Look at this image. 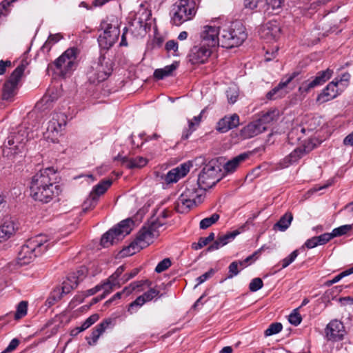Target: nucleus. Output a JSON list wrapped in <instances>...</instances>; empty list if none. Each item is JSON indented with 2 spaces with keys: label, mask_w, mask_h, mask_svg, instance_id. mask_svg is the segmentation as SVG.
Instances as JSON below:
<instances>
[{
  "label": "nucleus",
  "mask_w": 353,
  "mask_h": 353,
  "mask_svg": "<svg viewBox=\"0 0 353 353\" xmlns=\"http://www.w3.org/2000/svg\"><path fill=\"white\" fill-rule=\"evenodd\" d=\"M214 273V270L211 269L208 272L204 273L203 274L201 275L196 279L197 284L195 285L196 287L197 285L201 284L204 281H205L211 277Z\"/></svg>",
  "instance_id": "obj_60"
},
{
  "label": "nucleus",
  "mask_w": 353,
  "mask_h": 353,
  "mask_svg": "<svg viewBox=\"0 0 353 353\" xmlns=\"http://www.w3.org/2000/svg\"><path fill=\"white\" fill-rule=\"evenodd\" d=\"M219 214L217 213L213 214L210 217L205 218L200 221L199 228L202 230H205L213 224L216 223L219 219Z\"/></svg>",
  "instance_id": "obj_44"
},
{
  "label": "nucleus",
  "mask_w": 353,
  "mask_h": 353,
  "mask_svg": "<svg viewBox=\"0 0 353 353\" xmlns=\"http://www.w3.org/2000/svg\"><path fill=\"white\" fill-rule=\"evenodd\" d=\"M166 221H163L155 217L151 218L148 223L145 225L146 228L150 231L152 235L157 237L159 235L161 230H163V226L165 225Z\"/></svg>",
  "instance_id": "obj_33"
},
{
  "label": "nucleus",
  "mask_w": 353,
  "mask_h": 353,
  "mask_svg": "<svg viewBox=\"0 0 353 353\" xmlns=\"http://www.w3.org/2000/svg\"><path fill=\"white\" fill-rule=\"evenodd\" d=\"M203 110L200 113L199 115L194 117L192 119L188 121V129L185 130L182 134L183 139H187L190 135L199 126L202 117V113Z\"/></svg>",
  "instance_id": "obj_37"
},
{
  "label": "nucleus",
  "mask_w": 353,
  "mask_h": 353,
  "mask_svg": "<svg viewBox=\"0 0 353 353\" xmlns=\"http://www.w3.org/2000/svg\"><path fill=\"white\" fill-rule=\"evenodd\" d=\"M134 221L131 219L121 221L117 227L110 229L101 237V245L108 248L129 234L132 230Z\"/></svg>",
  "instance_id": "obj_7"
},
{
  "label": "nucleus",
  "mask_w": 353,
  "mask_h": 353,
  "mask_svg": "<svg viewBox=\"0 0 353 353\" xmlns=\"http://www.w3.org/2000/svg\"><path fill=\"white\" fill-rule=\"evenodd\" d=\"M319 245H324L328 241H330L332 239H333V236L332 235V233H324L320 236H316Z\"/></svg>",
  "instance_id": "obj_59"
},
{
  "label": "nucleus",
  "mask_w": 353,
  "mask_h": 353,
  "mask_svg": "<svg viewBox=\"0 0 353 353\" xmlns=\"http://www.w3.org/2000/svg\"><path fill=\"white\" fill-rule=\"evenodd\" d=\"M296 75L297 74L294 72L286 77L285 79H283L276 87L266 94V98L269 100H274L285 96L288 92L285 90V88L296 77Z\"/></svg>",
  "instance_id": "obj_22"
},
{
  "label": "nucleus",
  "mask_w": 353,
  "mask_h": 353,
  "mask_svg": "<svg viewBox=\"0 0 353 353\" xmlns=\"http://www.w3.org/2000/svg\"><path fill=\"white\" fill-rule=\"evenodd\" d=\"M53 244L46 235L39 234L30 238L21 247L18 253V263L26 265L32 262L37 256L42 254Z\"/></svg>",
  "instance_id": "obj_2"
},
{
  "label": "nucleus",
  "mask_w": 353,
  "mask_h": 353,
  "mask_svg": "<svg viewBox=\"0 0 353 353\" xmlns=\"http://www.w3.org/2000/svg\"><path fill=\"white\" fill-rule=\"evenodd\" d=\"M108 281L106 280L103 283L99 284V286L102 287L101 290H104L103 293L105 294L106 296L108 294H110L113 290L114 288H115L114 286H113L110 284L108 285Z\"/></svg>",
  "instance_id": "obj_64"
},
{
  "label": "nucleus",
  "mask_w": 353,
  "mask_h": 353,
  "mask_svg": "<svg viewBox=\"0 0 353 353\" xmlns=\"http://www.w3.org/2000/svg\"><path fill=\"white\" fill-rule=\"evenodd\" d=\"M19 340L13 339L9 343L8 346L1 353H9L14 350L19 344Z\"/></svg>",
  "instance_id": "obj_61"
},
{
  "label": "nucleus",
  "mask_w": 353,
  "mask_h": 353,
  "mask_svg": "<svg viewBox=\"0 0 353 353\" xmlns=\"http://www.w3.org/2000/svg\"><path fill=\"white\" fill-rule=\"evenodd\" d=\"M293 219V215L291 212H286L282 216L279 221L274 225V228H278L280 231L286 230L290 225Z\"/></svg>",
  "instance_id": "obj_39"
},
{
  "label": "nucleus",
  "mask_w": 353,
  "mask_h": 353,
  "mask_svg": "<svg viewBox=\"0 0 353 353\" xmlns=\"http://www.w3.org/2000/svg\"><path fill=\"white\" fill-rule=\"evenodd\" d=\"M17 88V85L13 84V83L6 81L3 88L2 99L3 100L12 99L16 94Z\"/></svg>",
  "instance_id": "obj_40"
},
{
  "label": "nucleus",
  "mask_w": 353,
  "mask_h": 353,
  "mask_svg": "<svg viewBox=\"0 0 353 353\" xmlns=\"http://www.w3.org/2000/svg\"><path fill=\"white\" fill-rule=\"evenodd\" d=\"M206 45L194 46L189 54V60L192 64L203 63L212 53V48Z\"/></svg>",
  "instance_id": "obj_19"
},
{
  "label": "nucleus",
  "mask_w": 353,
  "mask_h": 353,
  "mask_svg": "<svg viewBox=\"0 0 353 353\" xmlns=\"http://www.w3.org/2000/svg\"><path fill=\"white\" fill-rule=\"evenodd\" d=\"M63 38L62 35L59 33L54 34H50L47 41H46L43 48H48L49 49L51 48V46L58 42L59 40H61Z\"/></svg>",
  "instance_id": "obj_52"
},
{
  "label": "nucleus",
  "mask_w": 353,
  "mask_h": 353,
  "mask_svg": "<svg viewBox=\"0 0 353 353\" xmlns=\"http://www.w3.org/2000/svg\"><path fill=\"white\" fill-rule=\"evenodd\" d=\"M265 0H244V6L247 8L254 9L256 8L265 9Z\"/></svg>",
  "instance_id": "obj_47"
},
{
  "label": "nucleus",
  "mask_w": 353,
  "mask_h": 353,
  "mask_svg": "<svg viewBox=\"0 0 353 353\" xmlns=\"http://www.w3.org/2000/svg\"><path fill=\"white\" fill-rule=\"evenodd\" d=\"M85 276V270L82 269L77 272L70 274L62 283V294H67L76 288Z\"/></svg>",
  "instance_id": "obj_24"
},
{
  "label": "nucleus",
  "mask_w": 353,
  "mask_h": 353,
  "mask_svg": "<svg viewBox=\"0 0 353 353\" xmlns=\"http://www.w3.org/2000/svg\"><path fill=\"white\" fill-rule=\"evenodd\" d=\"M14 221L10 217H6L0 225V243L8 240L15 232Z\"/></svg>",
  "instance_id": "obj_26"
},
{
  "label": "nucleus",
  "mask_w": 353,
  "mask_h": 353,
  "mask_svg": "<svg viewBox=\"0 0 353 353\" xmlns=\"http://www.w3.org/2000/svg\"><path fill=\"white\" fill-rule=\"evenodd\" d=\"M299 307L294 309L289 315L288 318L289 322L295 326L299 325L302 320L301 316L299 312Z\"/></svg>",
  "instance_id": "obj_49"
},
{
  "label": "nucleus",
  "mask_w": 353,
  "mask_h": 353,
  "mask_svg": "<svg viewBox=\"0 0 353 353\" xmlns=\"http://www.w3.org/2000/svg\"><path fill=\"white\" fill-rule=\"evenodd\" d=\"M248 157L247 154H241L225 163L223 165V172H222V179L226 175L233 173L236 170L239 163L245 161Z\"/></svg>",
  "instance_id": "obj_30"
},
{
  "label": "nucleus",
  "mask_w": 353,
  "mask_h": 353,
  "mask_svg": "<svg viewBox=\"0 0 353 353\" xmlns=\"http://www.w3.org/2000/svg\"><path fill=\"white\" fill-rule=\"evenodd\" d=\"M219 172H221V163L219 158L213 159L203 168L198 176L196 183L205 192L221 180L218 175Z\"/></svg>",
  "instance_id": "obj_6"
},
{
  "label": "nucleus",
  "mask_w": 353,
  "mask_h": 353,
  "mask_svg": "<svg viewBox=\"0 0 353 353\" xmlns=\"http://www.w3.org/2000/svg\"><path fill=\"white\" fill-rule=\"evenodd\" d=\"M29 139L28 128L25 125L19 126L17 131L8 136L7 143H5L3 150V154L9 156L23 152Z\"/></svg>",
  "instance_id": "obj_4"
},
{
  "label": "nucleus",
  "mask_w": 353,
  "mask_h": 353,
  "mask_svg": "<svg viewBox=\"0 0 353 353\" xmlns=\"http://www.w3.org/2000/svg\"><path fill=\"white\" fill-rule=\"evenodd\" d=\"M155 237L152 235L145 225L139 231L137 238L128 247L123 250V255H133L143 248L149 245Z\"/></svg>",
  "instance_id": "obj_10"
},
{
  "label": "nucleus",
  "mask_w": 353,
  "mask_h": 353,
  "mask_svg": "<svg viewBox=\"0 0 353 353\" xmlns=\"http://www.w3.org/2000/svg\"><path fill=\"white\" fill-rule=\"evenodd\" d=\"M171 264L172 263L170 259L165 258L157 264L155 268V272L157 273H161L170 268Z\"/></svg>",
  "instance_id": "obj_53"
},
{
  "label": "nucleus",
  "mask_w": 353,
  "mask_h": 353,
  "mask_svg": "<svg viewBox=\"0 0 353 353\" xmlns=\"http://www.w3.org/2000/svg\"><path fill=\"white\" fill-rule=\"evenodd\" d=\"M266 126H262V124L256 120V121L252 122L245 126L241 130V135L243 139H249L262 133L266 130Z\"/></svg>",
  "instance_id": "obj_27"
},
{
  "label": "nucleus",
  "mask_w": 353,
  "mask_h": 353,
  "mask_svg": "<svg viewBox=\"0 0 353 353\" xmlns=\"http://www.w3.org/2000/svg\"><path fill=\"white\" fill-rule=\"evenodd\" d=\"M325 336L329 341H338L343 339L345 331L341 321L332 320L325 329Z\"/></svg>",
  "instance_id": "obj_17"
},
{
  "label": "nucleus",
  "mask_w": 353,
  "mask_h": 353,
  "mask_svg": "<svg viewBox=\"0 0 353 353\" xmlns=\"http://www.w3.org/2000/svg\"><path fill=\"white\" fill-rule=\"evenodd\" d=\"M196 14L194 0H179L173 4L171 11V23L176 26L191 20Z\"/></svg>",
  "instance_id": "obj_5"
},
{
  "label": "nucleus",
  "mask_w": 353,
  "mask_h": 353,
  "mask_svg": "<svg viewBox=\"0 0 353 353\" xmlns=\"http://www.w3.org/2000/svg\"><path fill=\"white\" fill-rule=\"evenodd\" d=\"M212 21L210 24L204 26L201 32V38L204 45L212 48H218L219 44L220 25L217 21Z\"/></svg>",
  "instance_id": "obj_11"
},
{
  "label": "nucleus",
  "mask_w": 353,
  "mask_h": 353,
  "mask_svg": "<svg viewBox=\"0 0 353 353\" xmlns=\"http://www.w3.org/2000/svg\"><path fill=\"white\" fill-rule=\"evenodd\" d=\"M145 283H147L148 286L150 285V282L148 280L135 281L131 283L128 286L125 287L121 292H123V294L128 296L132 293L133 291L143 286Z\"/></svg>",
  "instance_id": "obj_43"
},
{
  "label": "nucleus",
  "mask_w": 353,
  "mask_h": 353,
  "mask_svg": "<svg viewBox=\"0 0 353 353\" xmlns=\"http://www.w3.org/2000/svg\"><path fill=\"white\" fill-rule=\"evenodd\" d=\"M298 255H299V251L296 250L293 251L287 257L283 259L281 261L282 268H287L289 265H290L292 262H294Z\"/></svg>",
  "instance_id": "obj_54"
},
{
  "label": "nucleus",
  "mask_w": 353,
  "mask_h": 353,
  "mask_svg": "<svg viewBox=\"0 0 353 353\" xmlns=\"http://www.w3.org/2000/svg\"><path fill=\"white\" fill-rule=\"evenodd\" d=\"M184 196L191 199L195 205L201 203L205 197V192L195 181H188L185 184L184 190L181 192Z\"/></svg>",
  "instance_id": "obj_16"
},
{
  "label": "nucleus",
  "mask_w": 353,
  "mask_h": 353,
  "mask_svg": "<svg viewBox=\"0 0 353 353\" xmlns=\"http://www.w3.org/2000/svg\"><path fill=\"white\" fill-rule=\"evenodd\" d=\"M351 274H353V266L342 272H341L340 274H339L338 275L335 276L333 279H332V282H334V283L339 282V281H341L343 278Z\"/></svg>",
  "instance_id": "obj_58"
},
{
  "label": "nucleus",
  "mask_w": 353,
  "mask_h": 353,
  "mask_svg": "<svg viewBox=\"0 0 353 353\" xmlns=\"http://www.w3.org/2000/svg\"><path fill=\"white\" fill-rule=\"evenodd\" d=\"M215 234L214 232H210L209 235L206 237H200L198 242L193 243L192 244V249L195 250H198L201 249L202 248L209 245L211 242L214 241L210 246L208 248V252H213L214 250H217L219 249V246L221 244V236L218 235L216 240H214Z\"/></svg>",
  "instance_id": "obj_21"
},
{
  "label": "nucleus",
  "mask_w": 353,
  "mask_h": 353,
  "mask_svg": "<svg viewBox=\"0 0 353 353\" xmlns=\"http://www.w3.org/2000/svg\"><path fill=\"white\" fill-rule=\"evenodd\" d=\"M160 292L154 288H150L148 291L143 294L138 296L134 301H132L128 307V312L132 313V310L134 307H141L144 303L152 301L154 297L159 294Z\"/></svg>",
  "instance_id": "obj_28"
},
{
  "label": "nucleus",
  "mask_w": 353,
  "mask_h": 353,
  "mask_svg": "<svg viewBox=\"0 0 353 353\" xmlns=\"http://www.w3.org/2000/svg\"><path fill=\"white\" fill-rule=\"evenodd\" d=\"M333 73V70L330 68L317 72L315 77H312L310 79L302 82L299 88V92L301 94L307 93L311 89L323 85L332 77Z\"/></svg>",
  "instance_id": "obj_14"
},
{
  "label": "nucleus",
  "mask_w": 353,
  "mask_h": 353,
  "mask_svg": "<svg viewBox=\"0 0 353 353\" xmlns=\"http://www.w3.org/2000/svg\"><path fill=\"white\" fill-rule=\"evenodd\" d=\"M241 230H234L226 233L222 236V246L228 244L229 242L234 239V238L241 233Z\"/></svg>",
  "instance_id": "obj_51"
},
{
  "label": "nucleus",
  "mask_w": 353,
  "mask_h": 353,
  "mask_svg": "<svg viewBox=\"0 0 353 353\" xmlns=\"http://www.w3.org/2000/svg\"><path fill=\"white\" fill-rule=\"evenodd\" d=\"M239 125V117L234 113L222 118V132H228Z\"/></svg>",
  "instance_id": "obj_34"
},
{
  "label": "nucleus",
  "mask_w": 353,
  "mask_h": 353,
  "mask_svg": "<svg viewBox=\"0 0 353 353\" xmlns=\"http://www.w3.org/2000/svg\"><path fill=\"white\" fill-rule=\"evenodd\" d=\"M239 263L237 261H234L230 263L229 266V272L230 274L228 276V278H232L234 276H236L239 273L238 270Z\"/></svg>",
  "instance_id": "obj_63"
},
{
  "label": "nucleus",
  "mask_w": 353,
  "mask_h": 353,
  "mask_svg": "<svg viewBox=\"0 0 353 353\" xmlns=\"http://www.w3.org/2000/svg\"><path fill=\"white\" fill-rule=\"evenodd\" d=\"M280 117V111L276 108H272L267 112H262L258 121L262 126H266L273 124L277 121Z\"/></svg>",
  "instance_id": "obj_29"
},
{
  "label": "nucleus",
  "mask_w": 353,
  "mask_h": 353,
  "mask_svg": "<svg viewBox=\"0 0 353 353\" xmlns=\"http://www.w3.org/2000/svg\"><path fill=\"white\" fill-rule=\"evenodd\" d=\"M247 38L245 28L239 21L224 24L222 34V48L227 50L241 46Z\"/></svg>",
  "instance_id": "obj_3"
},
{
  "label": "nucleus",
  "mask_w": 353,
  "mask_h": 353,
  "mask_svg": "<svg viewBox=\"0 0 353 353\" xmlns=\"http://www.w3.org/2000/svg\"><path fill=\"white\" fill-rule=\"evenodd\" d=\"M108 281V285H112L114 286V288H120L121 285L123 284L122 282L121 283V279H119V277L115 276L113 274L109 276V278L107 279Z\"/></svg>",
  "instance_id": "obj_62"
},
{
  "label": "nucleus",
  "mask_w": 353,
  "mask_h": 353,
  "mask_svg": "<svg viewBox=\"0 0 353 353\" xmlns=\"http://www.w3.org/2000/svg\"><path fill=\"white\" fill-rule=\"evenodd\" d=\"M191 166L192 163L188 161L170 170L163 177L165 182L168 184L176 183L179 179L187 175Z\"/></svg>",
  "instance_id": "obj_18"
},
{
  "label": "nucleus",
  "mask_w": 353,
  "mask_h": 353,
  "mask_svg": "<svg viewBox=\"0 0 353 353\" xmlns=\"http://www.w3.org/2000/svg\"><path fill=\"white\" fill-rule=\"evenodd\" d=\"M195 205L191 199L181 194L174 203V209L177 212L183 214L189 212Z\"/></svg>",
  "instance_id": "obj_31"
},
{
  "label": "nucleus",
  "mask_w": 353,
  "mask_h": 353,
  "mask_svg": "<svg viewBox=\"0 0 353 353\" xmlns=\"http://www.w3.org/2000/svg\"><path fill=\"white\" fill-rule=\"evenodd\" d=\"M283 326L281 323H273L265 331V335L272 336L273 334H278L282 330Z\"/></svg>",
  "instance_id": "obj_48"
},
{
  "label": "nucleus",
  "mask_w": 353,
  "mask_h": 353,
  "mask_svg": "<svg viewBox=\"0 0 353 353\" xmlns=\"http://www.w3.org/2000/svg\"><path fill=\"white\" fill-rule=\"evenodd\" d=\"M110 323L111 321L110 320H105L95 327L92 332L90 337L87 338L88 343L90 345H94L97 343L99 338L105 332Z\"/></svg>",
  "instance_id": "obj_32"
},
{
  "label": "nucleus",
  "mask_w": 353,
  "mask_h": 353,
  "mask_svg": "<svg viewBox=\"0 0 353 353\" xmlns=\"http://www.w3.org/2000/svg\"><path fill=\"white\" fill-rule=\"evenodd\" d=\"M178 65V63L175 62L171 65H166L163 68L157 69L154 72V77L158 80H161L165 77H170L177 68Z\"/></svg>",
  "instance_id": "obj_35"
},
{
  "label": "nucleus",
  "mask_w": 353,
  "mask_h": 353,
  "mask_svg": "<svg viewBox=\"0 0 353 353\" xmlns=\"http://www.w3.org/2000/svg\"><path fill=\"white\" fill-rule=\"evenodd\" d=\"M123 162L125 163L126 167L128 168H140L145 166L148 160L143 157H138L134 159H127L126 157L123 158Z\"/></svg>",
  "instance_id": "obj_38"
},
{
  "label": "nucleus",
  "mask_w": 353,
  "mask_h": 353,
  "mask_svg": "<svg viewBox=\"0 0 353 353\" xmlns=\"http://www.w3.org/2000/svg\"><path fill=\"white\" fill-rule=\"evenodd\" d=\"M85 298L83 292H79L70 301V306L74 307L78 304L82 303Z\"/></svg>",
  "instance_id": "obj_57"
},
{
  "label": "nucleus",
  "mask_w": 353,
  "mask_h": 353,
  "mask_svg": "<svg viewBox=\"0 0 353 353\" xmlns=\"http://www.w3.org/2000/svg\"><path fill=\"white\" fill-rule=\"evenodd\" d=\"M25 68L26 65L23 63L18 65L12 72L9 79L7 81L13 83V84L18 85V83L24 72Z\"/></svg>",
  "instance_id": "obj_42"
},
{
  "label": "nucleus",
  "mask_w": 353,
  "mask_h": 353,
  "mask_svg": "<svg viewBox=\"0 0 353 353\" xmlns=\"http://www.w3.org/2000/svg\"><path fill=\"white\" fill-rule=\"evenodd\" d=\"M343 90L339 89L337 81H332L317 96L316 101L323 103L336 98L342 92Z\"/></svg>",
  "instance_id": "obj_23"
},
{
  "label": "nucleus",
  "mask_w": 353,
  "mask_h": 353,
  "mask_svg": "<svg viewBox=\"0 0 353 353\" xmlns=\"http://www.w3.org/2000/svg\"><path fill=\"white\" fill-rule=\"evenodd\" d=\"M281 35V27L276 21H270L264 24L260 30V36L268 41L277 40Z\"/></svg>",
  "instance_id": "obj_20"
},
{
  "label": "nucleus",
  "mask_w": 353,
  "mask_h": 353,
  "mask_svg": "<svg viewBox=\"0 0 353 353\" xmlns=\"http://www.w3.org/2000/svg\"><path fill=\"white\" fill-rule=\"evenodd\" d=\"M99 319V315L97 314H94L91 315L90 317H88L83 323L82 325L77 327L79 330L77 332H81L88 327H90L92 324H94L95 322H97Z\"/></svg>",
  "instance_id": "obj_46"
},
{
  "label": "nucleus",
  "mask_w": 353,
  "mask_h": 353,
  "mask_svg": "<svg viewBox=\"0 0 353 353\" xmlns=\"http://www.w3.org/2000/svg\"><path fill=\"white\" fill-rule=\"evenodd\" d=\"M28 302L26 301H21L17 307V311L14 314V319L18 320L24 317L27 314Z\"/></svg>",
  "instance_id": "obj_45"
},
{
  "label": "nucleus",
  "mask_w": 353,
  "mask_h": 353,
  "mask_svg": "<svg viewBox=\"0 0 353 353\" xmlns=\"http://www.w3.org/2000/svg\"><path fill=\"white\" fill-rule=\"evenodd\" d=\"M352 229L351 225H343L332 230V235L334 237L347 234Z\"/></svg>",
  "instance_id": "obj_50"
},
{
  "label": "nucleus",
  "mask_w": 353,
  "mask_h": 353,
  "mask_svg": "<svg viewBox=\"0 0 353 353\" xmlns=\"http://www.w3.org/2000/svg\"><path fill=\"white\" fill-rule=\"evenodd\" d=\"M76 59V49L69 48L54 61V64L61 75H65L73 70Z\"/></svg>",
  "instance_id": "obj_12"
},
{
  "label": "nucleus",
  "mask_w": 353,
  "mask_h": 353,
  "mask_svg": "<svg viewBox=\"0 0 353 353\" xmlns=\"http://www.w3.org/2000/svg\"><path fill=\"white\" fill-rule=\"evenodd\" d=\"M263 283L261 279L255 278L252 279L249 285V289L251 292H256L263 288Z\"/></svg>",
  "instance_id": "obj_55"
},
{
  "label": "nucleus",
  "mask_w": 353,
  "mask_h": 353,
  "mask_svg": "<svg viewBox=\"0 0 353 353\" xmlns=\"http://www.w3.org/2000/svg\"><path fill=\"white\" fill-rule=\"evenodd\" d=\"M228 101L230 104H234L239 96V89L236 84H232L225 92Z\"/></svg>",
  "instance_id": "obj_41"
},
{
  "label": "nucleus",
  "mask_w": 353,
  "mask_h": 353,
  "mask_svg": "<svg viewBox=\"0 0 353 353\" xmlns=\"http://www.w3.org/2000/svg\"><path fill=\"white\" fill-rule=\"evenodd\" d=\"M100 26L103 32L98 38L99 45L103 49H109L117 41L120 34L118 21L114 18L108 19L102 21Z\"/></svg>",
  "instance_id": "obj_8"
},
{
  "label": "nucleus",
  "mask_w": 353,
  "mask_h": 353,
  "mask_svg": "<svg viewBox=\"0 0 353 353\" xmlns=\"http://www.w3.org/2000/svg\"><path fill=\"white\" fill-rule=\"evenodd\" d=\"M350 74L348 72L343 74L339 79L335 78L333 81H337V85H343L344 88L347 86L348 82L350 79Z\"/></svg>",
  "instance_id": "obj_56"
},
{
  "label": "nucleus",
  "mask_w": 353,
  "mask_h": 353,
  "mask_svg": "<svg viewBox=\"0 0 353 353\" xmlns=\"http://www.w3.org/2000/svg\"><path fill=\"white\" fill-rule=\"evenodd\" d=\"M111 72L110 64L105 61L104 57H100L88 72V79L92 83H98L107 79Z\"/></svg>",
  "instance_id": "obj_9"
},
{
  "label": "nucleus",
  "mask_w": 353,
  "mask_h": 353,
  "mask_svg": "<svg viewBox=\"0 0 353 353\" xmlns=\"http://www.w3.org/2000/svg\"><path fill=\"white\" fill-rule=\"evenodd\" d=\"M66 123L67 116L64 113H54L48 123L46 138L51 139L53 142H55L57 140V136L64 129Z\"/></svg>",
  "instance_id": "obj_13"
},
{
  "label": "nucleus",
  "mask_w": 353,
  "mask_h": 353,
  "mask_svg": "<svg viewBox=\"0 0 353 353\" xmlns=\"http://www.w3.org/2000/svg\"><path fill=\"white\" fill-rule=\"evenodd\" d=\"M112 183V180L108 179L102 180L96 185L90 192L88 199L84 202L83 210H87L88 208H94L99 200V197L107 191Z\"/></svg>",
  "instance_id": "obj_15"
},
{
  "label": "nucleus",
  "mask_w": 353,
  "mask_h": 353,
  "mask_svg": "<svg viewBox=\"0 0 353 353\" xmlns=\"http://www.w3.org/2000/svg\"><path fill=\"white\" fill-rule=\"evenodd\" d=\"M56 170L52 168L40 170L32 178L30 190V195L35 200L48 203L57 197L60 188L57 184Z\"/></svg>",
  "instance_id": "obj_1"
},
{
  "label": "nucleus",
  "mask_w": 353,
  "mask_h": 353,
  "mask_svg": "<svg viewBox=\"0 0 353 353\" xmlns=\"http://www.w3.org/2000/svg\"><path fill=\"white\" fill-rule=\"evenodd\" d=\"M310 149L305 145H301L294 149L289 155L283 159L280 165L282 168H288L292 164L297 162L304 155L307 154Z\"/></svg>",
  "instance_id": "obj_25"
},
{
  "label": "nucleus",
  "mask_w": 353,
  "mask_h": 353,
  "mask_svg": "<svg viewBox=\"0 0 353 353\" xmlns=\"http://www.w3.org/2000/svg\"><path fill=\"white\" fill-rule=\"evenodd\" d=\"M285 0H265L264 11L268 14L278 13L281 10Z\"/></svg>",
  "instance_id": "obj_36"
}]
</instances>
